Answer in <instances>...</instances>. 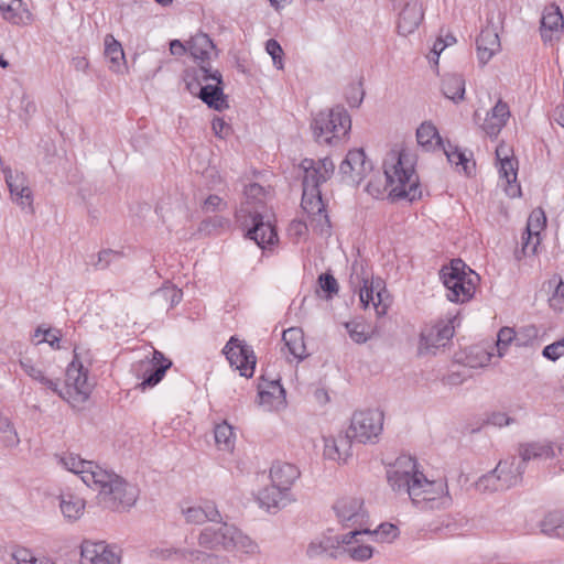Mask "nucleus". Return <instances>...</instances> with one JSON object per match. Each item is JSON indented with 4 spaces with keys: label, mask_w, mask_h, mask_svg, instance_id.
Here are the masks:
<instances>
[{
    "label": "nucleus",
    "mask_w": 564,
    "mask_h": 564,
    "mask_svg": "<svg viewBox=\"0 0 564 564\" xmlns=\"http://www.w3.org/2000/svg\"><path fill=\"white\" fill-rule=\"evenodd\" d=\"M387 478L397 492H404L421 510H440L452 506L453 499L445 479L429 480L417 469L416 460L409 456L398 457L387 470Z\"/></svg>",
    "instance_id": "nucleus-1"
},
{
    "label": "nucleus",
    "mask_w": 564,
    "mask_h": 564,
    "mask_svg": "<svg viewBox=\"0 0 564 564\" xmlns=\"http://www.w3.org/2000/svg\"><path fill=\"white\" fill-rule=\"evenodd\" d=\"M20 366L30 378L56 393L74 409H82V405L90 395L93 384L88 380V369L79 361L76 351L74 359L66 368V378L63 388H59L58 379L46 377L44 371L31 359H21Z\"/></svg>",
    "instance_id": "nucleus-2"
},
{
    "label": "nucleus",
    "mask_w": 564,
    "mask_h": 564,
    "mask_svg": "<svg viewBox=\"0 0 564 564\" xmlns=\"http://www.w3.org/2000/svg\"><path fill=\"white\" fill-rule=\"evenodd\" d=\"M300 166L304 172L301 206L308 215L311 225L321 234H324L329 229L330 223L322 200L319 185L328 181L334 174V162L329 158L317 161L306 158L302 160Z\"/></svg>",
    "instance_id": "nucleus-3"
},
{
    "label": "nucleus",
    "mask_w": 564,
    "mask_h": 564,
    "mask_svg": "<svg viewBox=\"0 0 564 564\" xmlns=\"http://www.w3.org/2000/svg\"><path fill=\"white\" fill-rule=\"evenodd\" d=\"M386 188L392 199L421 197L419 176L414 171V155L408 150H391L383 161Z\"/></svg>",
    "instance_id": "nucleus-4"
},
{
    "label": "nucleus",
    "mask_w": 564,
    "mask_h": 564,
    "mask_svg": "<svg viewBox=\"0 0 564 564\" xmlns=\"http://www.w3.org/2000/svg\"><path fill=\"white\" fill-rule=\"evenodd\" d=\"M94 480V490L98 491V500L105 508L123 511L135 505L139 497L137 486L129 484L119 475L107 469L87 476Z\"/></svg>",
    "instance_id": "nucleus-5"
},
{
    "label": "nucleus",
    "mask_w": 564,
    "mask_h": 564,
    "mask_svg": "<svg viewBox=\"0 0 564 564\" xmlns=\"http://www.w3.org/2000/svg\"><path fill=\"white\" fill-rule=\"evenodd\" d=\"M232 532H235V525L228 524L226 522H218L212 525L204 528L198 536L197 542L200 549L193 547H183L175 549L173 553L177 555L180 558L188 561L191 563L195 562H208L214 560V555L207 553L206 551H229L230 539H232Z\"/></svg>",
    "instance_id": "nucleus-6"
},
{
    "label": "nucleus",
    "mask_w": 564,
    "mask_h": 564,
    "mask_svg": "<svg viewBox=\"0 0 564 564\" xmlns=\"http://www.w3.org/2000/svg\"><path fill=\"white\" fill-rule=\"evenodd\" d=\"M440 276L447 289V299L455 303L468 302L474 296L479 281V275L460 259H454L449 264L443 265Z\"/></svg>",
    "instance_id": "nucleus-7"
},
{
    "label": "nucleus",
    "mask_w": 564,
    "mask_h": 564,
    "mask_svg": "<svg viewBox=\"0 0 564 564\" xmlns=\"http://www.w3.org/2000/svg\"><path fill=\"white\" fill-rule=\"evenodd\" d=\"M314 138L319 144H335L351 129V119L344 107L319 111L311 123Z\"/></svg>",
    "instance_id": "nucleus-8"
},
{
    "label": "nucleus",
    "mask_w": 564,
    "mask_h": 564,
    "mask_svg": "<svg viewBox=\"0 0 564 564\" xmlns=\"http://www.w3.org/2000/svg\"><path fill=\"white\" fill-rule=\"evenodd\" d=\"M383 412L373 410L357 411L354 413L347 430L351 441L360 444H376L383 430Z\"/></svg>",
    "instance_id": "nucleus-9"
},
{
    "label": "nucleus",
    "mask_w": 564,
    "mask_h": 564,
    "mask_svg": "<svg viewBox=\"0 0 564 564\" xmlns=\"http://www.w3.org/2000/svg\"><path fill=\"white\" fill-rule=\"evenodd\" d=\"M193 80L196 82V87L199 86V98L218 111L228 108L226 102L223 87V77L219 70L199 65L198 68L193 70Z\"/></svg>",
    "instance_id": "nucleus-10"
},
{
    "label": "nucleus",
    "mask_w": 564,
    "mask_h": 564,
    "mask_svg": "<svg viewBox=\"0 0 564 564\" xmlns=\"http://www.w3.org/2000/svg\"><path fill=\"white\" fill-rule=\"evenodd\" d=\"M368 530H351L344 535H323L313 540L307 549L306 554L311 558L327 557L338 558L343 557L345 550L343 543L350 542L351 539L360 536L361 533H368Z\"/></svg>",
    "instance_id": "nucleus-11"
},
{
    "label": "nucleus",
    "mask_w": 564,
    "mask_h": 564,
    "mask_svg": "<svg viewBox=\"0 0 564 564\" xmlns=\"http://www.w3.org/2000/svg\"><path fill=\"white\" fill-rule=\"evenodd\" d=\"M223 352L230 366L239 370L240 376L246 378L253 376L257 358L251 346L232 336L225 345Z\"/></svg>",
    "instance_id": "nucleus-12"
},
{
    "label": "nucleus",
    "mask_w": 564,
    "mask_h": 564,
    "mask_svg": "<svg viewBox=\"0 0 564 564\" xmlns=\"http://www.w3.org/2000/svg\"><path fill=\"white\" fill-rule=\"evenodd\" d=\"M510 152L511 150L508 145L500 144L496 149V158L499 162L500 177L506 182V194L514 198L521 195V187L517 182L518 160Z\"/></svg>",
    "instance_id": "nucleus-13"
},
{
    "label": "nucleus",
    "mask_w": 564,
    "mask_h": 564,
    "mask_svg": "<svg viewBox=\"0 0 564 564\" xmlns=\"http://www.w3.org/2000/svg\"><path fill=\"white\" fill-rule=\"evenodd\" d=\"M172 367V361L159 351L153 350L150 360H142L139 364V372L142 377V382L139 383L141 390L155 387L165 376L167 369Z\"/></svg>",
    "instance_id": "nucleus-14"
},
{
    "label": "nucleus",
    "mask_w": 564,
    "mask_h": 564,
    "mask_svg": "<svg viewBox=\"0 0 564 564\" xmlns=\"http://www.w3.org/2000/svg\"><path fill=\"white\" fill-rule=\"evenodd\" d=\"M82 564H119L120 555L116 546L104 541L84 540L80 545Z\"/></svg>",
    "instance_id": "nucleus-15"
},
{
    "label": "nucleus",
    "mask_w": 564,
    "mask_h": 564,
    "mask_svg": "<svg viewBox=\"0 0 564 564\" xmlns=\"http://www.w3.org/2000/svg\"><path fill=\"white\" fill-rule=\"evenodd\" d=\"M364 503L357 498H341L334 506L338 520L346 528L361 530L366 523L367 513Z\"/></svg>",
    "instance_id": "nucleus-16"
},
{
    "label": "nucleus",
    "mask_w": 564,
    "mask_h": 564,
    "mask_svg": "<svg viewBox=\"0 0 564 564\" xmlns=\"http://www.w3.org/2000/svg\"><path fill=\"white\" fill-rule=\"evenodd\" d=\"M267 192L258 183H251L245 188V200L236 210V220L240 225H246L248 217L262 213L264 209Z\"/></svg>",
    "instance_id": "nucleus-17"
},
{
    "label": "nucleus",
    "mask_w": 564,
    "mask_h": 564,
    "mask_svg": "<svg viewBox=\"0 0 564 564\" xmlns=\"http://www.w3.org/2000/svg\"><path fill=\"white\" fill-rule=\"evenodd\" d=\"M2 172L13 202L22 208L32 209L33 196L25 174L13 172L10 166H2Z\"/></svg>",
    "instance_id": "nucleus-18"
},
{
    "label": "nucleus",
    "mask_w": 564,
    "mask_h": 564,
    "mask_svg": "<svg viewBox=\"0 0 564 564\" xmlns=\"http://www.w3.org/2000/svg\"><path fill=\"white\" fill-rule=\"evenodd\" d=\"M241 226L248 228L247 237L253 240L260 248H264L267 245H274L278 241L274 227L270 220H264L262 213L248 217L247 224Z\"/></svg>",
    "instance_id": "nucleus-19"
},
{
    "label": "nucleus",
    "mask_w": 564,
    "mask_h": 564,
    "mask_svg": "<svg viewBox=\"0 0 564 564\" xmlns=\"http://www.w3.org/2000/svg\"><path fill=\"white\" fill-rule=\"evenodd\" d=\"M369 170H371V163L366 160L362 149L350 150L339 165V173L357 184L362 181Z\"/></svg>",
    "instance_id": "nucleus-20"
},
{
    "label": "nucleus",
    "mask_w": 564,
    "mask_h": 564,
    "mask_svg": "<svg viewBox=\"0 0 564 564\" xmlns=\"http://www.w3.org/2000/svg\"><path fill=\"white\" fill-rule=\"evenodd\" d=\"M454 335V327L449 324H436L422 330L420 337V352H434L433 349L444 347Z\"/></svg>",
    "instance_id": "nucleus-21"
},
{
    "label": "nucleus",
    "mask_w": 564,
    "mask_h": 564,
    "mask_svg": "<svg viewBox=\"0 0 564 564\" xmlns=\"http://www.w3.org/2000/svg\"><path fill=\"white\" fill-rule=\"evenodd\" d=\"M259 403L267 411L279 410L285 404V390L280 380H263L259 384Z\"/></svg>",
    "instance_id": "nucleus-22"
},
{
    "label": "nucleus",
    "mask_w": 564,
    "mask_h": 564,
    "mask_svg": "<svg viewBox=\"0 0 564 564\" xmlns=\"http://www.w3.org/2000/svg\"><path fill=\"white\" fill-rule=\"evenodd\" d=\"M424 13L419 0L408 1L399 14L398 32L406 36L413 33L423 20Z\"/></svg>",
    "instance_id": "nucleus-23"
},
{
    "label": "nucleus",
    "mask_w": 564,
    "mask_h": 564,
    "mask_svg": "<svg viewBox=\"0 0 564 564\" xmlns=\"http://www.w3.org/2000/svg\"><path fill=\"white\" fill-rule=\"evenodd\" d=\"M257 500L261 508L275 513L292 501V496L291 492L272 484L259 491Z\"/></svg>",
    "instance_id": "nucleus-24"
},
{
    "label": "nucleus",
    "mask_w": 564,
    "mask_h": 564,
    "mask_svg": "<svg viewBox=\"0 0 564 564\" xmlns=\"http://www.w3.org/2000/svg\"><path fill=\"white\" fill-rule=\"evenodd\" d=\"M495 470L500 478L502 488L507 490L521 484L525 466L513 456L508 459L500 460Z\"/></svg>",
    "instance_id": "nucleus-25"
},
{
    "label": "nucleus",
    "mask_w": 564,
    "mask_h": 564,
    "mask_svg": "<svg viewBox=\"0 0 564 564\" xmlns=\"http://www.w3.org/2000/svg\"><path fill=\"white\" fill-rule=\"evenodd\" d=\"M520 462L525 466L530 460H542L555 456L553 444L550 441L521 443L518 446Z\"/></svg>",
    "instance_id": "nucleus-26"
},
{
    "label": "nucleus",
    "mask_w": 564,
    "mask_h": 564,
    "mask_svg": "<svg viewBox=\"0 0 564 564\" xmlns=\"http://www.w3.org/2000/svg\"><path fill=\"white\" fill-rule=\"evenodd\" d=\"M61 462L67 470L79 475L84 484L90 488L94 486V480L88 479L86 476H95L98 470H104V468L95 462L82 459L75 454H68L62 457Z\"/></svg>",
    "instance_id": "nucleus-27"
},
{
    "label": "nucleus",
    "mask_w": 564,
    "mask_h": 564,
    "mask_svg": "<svg viewBox=\"0 0 564 564\" xmlns=\"http://www.w3.org/2000/svg\"><path fill=\"white\" fill-rule=\"evenodd\" d=\"M362 283L364 285L359 290V300L362 306L367 308L371 303L378 316L384 315L388 305L382 300V290L380 289L382 281L378 280L375 285L373 282H369L367 278H364Z\"/></svg>",
    "instance_id": "nucleus-28"
},
{
    "label": "nucleus",
    "mask_w": 564,
    "mask_h": 564,
    "mask_svg": "<svg viewBox=\"0 0 564 564\" xmlns=\"http://www.w3.org/2000/svg\"><path fill=\"white\" fill-rule=\"evenodd\" d=\"M299 477V468L290 463L274 462L270 468L271 482L288 492H291V487Z\"/></svg>",
    "instance_id": "nucleus-29"
},
{
    "label": "nucleus",
    "mask_w": 564,
    "mask_h": 564,
    "mask_svg": "<svg viewBox=\"0 0 564 564\" xmlns=\"http://www.w3.org/2000/svg\"><path fill=\"white\" fill-rule=\"evenodd\" d=\"M351 438L346 433L337 437L324 438V457L336 462H346L351 455Z\"/></svg>",
    "instance_id": "nucleus-30"
},
{
    "label": "nucleus",
    "mask_w": 564,
    "mask_h": 564,
    "mask_svg": "<svg viewBox=\"0 0 564 564\" xmlns=\"http://www.w3.org/2000/svg\"><path fill=\"white\" fill-rule=\"evenodd\" d=\"M476 46L478 59L485 65L500 50L498 33L491 28L481 30L476 40Z\"/></svg>",
    "instance_id": "nucleus-31"
},
{
    "label": "nucleus",
    "mask_w": 564,
    "mask_h": 564,
    "mask_svg": "<svg viewBox=\"0 0 564 564\" xmlns=\"http://www.w3.org/2000/svg\"><path fill=\"white\" fill-rule=\"evenodd\" d=\"M188 51L195 59L200 61V65L210 67L208 61L212 55H216V47L212 39L205 33H197L188 42Z\"/></svg>",
    "instance_id": "nucleus-32"
},
{
    "label": "nucleus",
    "mask_w": 564,
    "mask_h": 564,
    "mask_svg": "<svg viewBox=\"0 0 564 564\" xmlns=\"http://www.w3.org/2000/svg\"><path fill=\"white\" fill-rule=\"evenodd\" d=\"M564 26L563 15L560 8L551 6L545 8L541 19V37L544 42L552 41L553 33L561 32Z\"/></svg>",
    "instance_id": "nucleus-33"
},
{
    "label": "nucleus",
    "mask_w": 564,
    "mask_h": 564,
    "mask_svg": "<svg viewBox=\"0 0 564 564\" xmlns=\"http://www.w3.org/2000/svg\"><path fill=\"white\" fill-rule=\"evenodd\" d=\"M183 514L188 523L202 524L206 521L216 522L219 518V511L217 510L213 501H206L202 506H193L183 510Z\"/></svg>",
    "instance_id": "nucleus-34"
},
{
    "label": "nucleus",
    "mask_w": 564,
    "mask_h": 564,
    "mask_svg": "<svg viewBox=\"0 0 564 564\" xmlns=\"http://www.w3.org/2000/svg\"><path fill=\"white\" fill-rule=\"evenodd\" d=\"M85 507V500L77 495L64 492L59 496L61 511L70 522L78 520L84 514Z\"/></svg>",
    "instance_id": "nucleus-35"
},
{
    "label": "nucleus",
    "mask_w": 564,
    "mask_h": 564,
    "mask_svg": "<svg viewBox=\"0 0 564 564\" xmlns=\"http://www.w3.org/2000/svg\"><path fill=\"white\" fill-rule=\"evenodd\" d=\"M282 340L288 348L290 355L299 360H303L306 356V347L304 344V335L301 328L292 327L283 332Z\"/></svg>",
    "instance_id": "nucleus-36"
},
{
    "label": "nucleus",
    "mask_w": 564,
    "mask_h": 564,
    "mask_svg": "<svg viewBox=\"0 0 564 564\" xmlns=\"http://www.w3.org/2000/svg\"><path fill=\"white\" fill-rule=\"evenodd\" d=\"M105 56L112 72H121L124 65V53L121 44L111 34H107L105 37Z\"/></svg>",
    "instance_id": "nucleus-37"
},
{
    "label": "nucleus",
    "mask_w": 564,
    "mask_h": 564,
    "mask_svg": "<svg viewBox=\"0 0 564 564\" xmlns=\"http://www.w3.org/2000/svg\"><path fill=\"white\" fill-rule=\"evenodd\" d=\"M442 93L454 102L463 100L465 95L464 78L458 74H446L442 79Z\"/></svg>",
    "instance_id": "nucleus-38"
},
{
    "label": "nucleus",
    "mask_w": 564,
    "mask_h": 564,
    "mask_svg": "<svg viewBox=\"0 0 564 564\" xmlns=\"http://www.w3.org/2000/svg\"><path fill=\"white\" fill-rule=\"evenodd\" d=\"M541 532L550 538L564 539V511L547 513L540 523Z\"/></svg>",
    "instance_id": "nucleus-39"
},
{
    "label": "nucleus",
    "mask_w": 564,
    "mask_h": 564,
    "mask_svg": "<svg viewBox=\"0 0 564 564\" xmlns=\"http://www.w3.org/2000/svg\"><path fill=\"white\" fill-rule=\"evenodd\" d=\"M229 551L237 552L240 554L253 555L259 552L258 544L252 541L249 536L245 535L239 529L235 527L232 532V539H230Z\"/></svg>",
    "instance_id": "nucleus-40"
},
{
    "label": "nucleus",
    "mask_w": 564,
    "mask_h": 564,
    "mask_svg": "<svg viewBox=\"0 0 564 564\" xmlns=\"http://www.w3.org/2000/svg\"><path fill=\"white\" fill-rule=\"evenodd\" d=\"M215 442L219 449L231 451L235 445L234 429L226 421L215 426Z\"/></svg>",
    "instance_id": "nucleus-41"
},
{
    "label": "nucleus",
    "mask_w": 564,
    "mask_h": 564,
    "mask_svg": "<svg viewBox=\"0 0 564 564\" xmlns=\"http://www.w3.org/2000/svg\"><path fill=\"white\" fill-rule=\"evenodd\" d=\"M358 542V536H356L355 539H351L350 542L343 543V549L345 550L344 556H348L356 561L370 558L373 553L372 547L365 544H356Z\"/></svg>",
    "instance_id": "nucleus-42"
},
{
    "label": "nucleus",
    "mask_w": 564,
    "mask_h": 564,
    "mask_svg": "<svg viewBox=\"0 0 564 564\" xmlns=\"http://www.w3.org/2000/svg\"><path fill=\"white\" fill-rule=\"evenodd\" d=\"M416 140L417 143L425 149H431L433 147V140L436 141V144L442 143L437 129L430 122H423L417 128Z\"/></svg>",
    "instance_id": "nucleus-43"
},
{
    "label": "nucleus",
    "mask_w": 564,
    "mask_h": 564,
    "mask_svg": "<svg viewBox=\"0 0 564 564\" xmlns=\"http://www.w3.org/2000/svg\"><path fill=\"white\" fill-rule=\"evenodd\" d=\"M183 296L182 290L177 289L175 285H163L152 293V299L155 301H164L169 303L167 310L173 308L177 305Z\"/></svg>",
    "instance_id": "nucleus-44"
},
{
    "label": "nucleus",
    "mask_w": 564,
    "mask_h": 564,
    "mask_svg": "<svg viewBox=\"0 0 564 564\" xmlns=\"http://www.w3.org/2000/svg\"><path fill=\"white\" fill-rule=\"evenodd\" d=\"M347 329L349 337L356 344H365L368 339H370L371 335L369 333V326L366 325L361 321H350L344 324Z\"/></svg>",
    "instance_id": "nucleus-45"
},
{
    "label": "nucleus",
    "mask_w": 564,
    "mask_h": 564,
    "mask_svg": "<svg viewBox=\"0 0 564 564\" xmlns=\"http://www.w3.org/2000/svg\"><path fill=\"white\" fill-rule=\"evenodd\" d=\"M444 152L447 156V160L452 164L462 165L464 172L469 175L471 173V170L474 169V163L470 164L469 160L467 159L466 154L459 150L457 147H453L448 143L447 148L443 147Z\"/></svg>",
    "instance_id": "nucleus-46"
},
{
    "label": "nucleus",
    "mask_w": 564,
    "mask_h": 564,
    "mask_svg": "<svg viewBox=\"0 0 564 564\" xmlns=\"http://www.w3.org/2000/svg\"><path fill=\"white\" fill-rule=\"evenodd\" d=\"M476 489L480 492H495L506 490L502 488L500 478L495 469L481 476L476 481Z\"/></svg>",
    "instance_id": "nucleus-47"
},
{
    "label": "nucleus",
    "mask_w": 564,
    "mask_h": 564,
    "mask_svg": "<svg viewBox=\"0 0 564 564\" xmlns=\"http://www.w3.org/2000/svg\"><path fill=\"white\" fill-rule=\"evenodd\" d=\"M516 340L518 346L523 345L520 341L519 336L516 334L514 329L511 327H502L497 335V351L498 356L502 357L506 354L507 347Z\"/></svg>",
    "instance_id": "nucleus-48"
},
{
    "label": "nucleus",
    "mask_w": 564,
    "mask_h": 564,
    "mask_svg": "<svg viewBox=\"0 0 564 564\" xmlns=\"http://www.w3.org/2000/svg\"><path fill=\"white\" fill-rule=\"evenodd\" d=\"M494 119L498 122L496 127H491L492 132H500L501 129L506 126L509 117H510V110L508 104H506L502 100H498L495 107L489 112Z\"/></svg>",
    "instance_id": "nucleus-49"
},
{
    "label": "nucleus",
    "mask_w": 564,
    "mask_h": 564,
    "mask_svg": "<svg viewBox=\"0 0 564 564\" xmlns=\"http://www.w3.org/2000/svg\"><path fill=\"white\" fill-rule=\"evenodd\" d=\"M550 288L554 286V292L549 299L550 306L555 312H564V282L560 279L556 281L552 279L549 281Z\"/></svg>",
    "instance_id": "nucleus-50"
},
{
    "label": "nucleus",
    "mask_w": 564,
    "mask_h": 564,
    "mask_svg": "<svg viewBox=\"0 0 564 564\" xmlns=\"http://www.w3.org/2000/svg\"><path fill=\"white\" fill-rule=\"evenodd\" d=\"M546 218L542 209H534L528 219L527 234L540 236V230L545 226Z\"/></svg>",
    "instance_id": "nucleus-51"
},
{
    "label": "nucleus",
    "mask_w": 564,
    "mask_h": 564,
    "mask_svg": "<svg viewBox=\"0 0 564 564\" xmlns=\"http://www.w3.org/2000/svg\"><path fill=\"white\" fill-rule=\"evenodd\" d=\"M265 51L272 57L273 64L278 69L283 68L282 55L283 50L279 42L274 39H270L265 43Z\"/></svg>",
    "instance_id": "nucleus-52"
},
{
    "label": "nucleus",
    "mask_w": 564,
    "mask_h": 564,
    "mask_svg": "<svg viewBox=\"0 0 564 564\" xmlns=\"http://www.w3.org/2000/svg\"><path fill=\"white\" fill-rule=\"evenodd\" d=\"M542 356L552 361H556L564 356V337L545 346Z\"/></svg>",
    "instance_id": "nucleus-53"
},
{
    "label": "nucleus",
    "mask_w": 564,
    "mask_h": 564,
    "mask_svg": "<svg viewBox=\"0 0 564 564\" xmlns=\"http://www.w3.org/2000/svg\"><path fill=\"white\" fill-rule=\"evenodd\" d=\"M121 253L111 249L101 250L97 256V261L93 264L97 269H106L113 260L120 259Z\"/></svg>",
    "instance_id": "nucleus-54"
},
{
    "label": "nucleus",
    "mask_w": 564,
    "mask_h": 564,
    "mask_svg": "<svg viewBox=\"0 0 564 564\" xmlns=\"http://www.w3.org/2000/svg\"><path fill=\"white\" fill-rule=\"evenodd\" d=\"M318 284L321 289L332 296L338 292V283L336 279L329 273H322L318 276Z\"/></svg>",
    "instance_id": "nucleus-55"
},
{
    "label": "nucleus",
    "mask_w": 564,
    "mask_h": 564,
    "mask_svg": "<svg viewBox=\"0 0 564 564\" xmlns=\"http://www.w3.org/2000/svg\"><path fill=\"white\" fill-rule=\"evenodd\" d=\"M362 530H368V535L378 536L380 535L382 539L395 538L398 533L397 527L391 523H383L379 527L378 530L371 531L368 528H364ZM366 533H361L360 535H365Z\"/></svg>",
    "instance_id": "nucleus-56"
},
{
    "label": "nucleus",
    "mask_w": 564,
    "mask_h": 564,
    "mask_svg": "<svg viewBox=\"0 0 564 564\" xmlns=\"http://www.w3.org/2000/svg\"><path fill=\"white\" fill-rule=\"evenodd\" d=\"M522 252L525 256L535 254L538 246L540 245V236L534 234H528V237H522Z\"/></svg>",
    "instance_id": "nucleus-57"
},
{
    "label": "nucleus",
    "mask_w": 564,
    "mask_h": 564,
    "mask_svg": "<svg viewBox=\"0 0 564 564\" xmlns=\"http://www.w3.org/2000/svg\"><path fill=\"white\" fill-rule=\"evenodd\" d=\"M226 206V203L218 195H209L202 206L203 212L205 213H214L216 210H220Z\"/></svg>",
    "instance_id": "nucleus-58"
},
{
    "label": "nucleus",
    "mask_w": 564,
    "mask_h": 564,
    "mask_svg": "<svg viewBox=\"0 0 564 564\" xmlns=\"http://www.w3.org/2000/svg\"><path fill=\"white\" fill-rule=\"evenodd\" d=\"M513 422L514 420L503 412H494L488 417V423L498 427L509 425Z\"/></svg>",
    "instance_id": "nucleus-59"
},
{
    "label": "nucleus",
    "mask_w": 564,
    "mask_h": 564,
    "mask_svg": "<svg viewBox=\"0 0 564 564\" xmlns=\"http://www.w3.org/2000/svg\"><path fill=\"white\" fill-rule=\"evenodd\" d=\"M61 337L62 334L58 329H45L43 332V339L39 340V344L45 341L53 348H59Z\"/></svg>",
    "instance_id": "nucleus-60"
},
{
    "label": "nucleus",
    "mask_w": 564,
    "mask_h": 564,
    "mask_svg": "<svg viewBox=\"0 0 564 564\" xmlns=\"http://www.w3.org/2000/svg\"><path fill=\"white\" fill-rule=\"evenodd\" d=\"M446 46H448V43H445L443 39H437L434 42L433 48L430 53V56H429L430 61L437 64L438 57Z\"/></svg>",
    "instance_id": "nucleus-61"
},
{
    "label": "nucleus",
    "mask_w": 564,
    "mask_h": 564,
    "mask_svg": "<svg viewBox=\"0 0 564 564\" xmlns=\"http://www.w3.org/2000/svg\"><path fill=\"white\" fill-rule=\"evenodd\" d=\"M212 128L216 135L223 138L230 130V127L221 118H215L212 122Z\"/></svg>",
    "instance_id": "nucleus-62"
},
{
    "label": "nucleus",
    "mask_w": 564,
    "mask_h": 564,
    "mask_svg": "<svg viewBox=\"0 0 564 564\" xmlns=\"http://www.w3.org/2000/svg\"><path fill=\"white\" fill-rule=\"evenodd\" d=\"M204 226H213L214 228H229L230 221L229 219L221 217V216H215L214 218H209L203 221Z\"/></svg>",
    "instance_id": "nucleus-63"
},
{
    "label": "nucleus",
    "mask_w": 564,
    "mask_h": 564,
    "mask_svg": "<svg viewBox=\"0 0 564 564\" xmlns=\"http://www.w3.org/2000/svg\"><path fill=\"white\" fill-rule=\"evenodd\" d=\"M188 50L180 40H173L170 43V51L172 55H183Z\"/></svg>",
    "instance_id": "nucleus-64"
}]
</instances>
